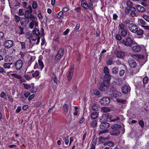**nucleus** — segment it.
Segmentation results:
<instances>
[{
    "label": "nucleus",
    "instance_id": "obj_58",
    "mask_svg": "<svg viewBox=\"0 0 149 149\" xmlns=\"http://www.w3.org/2000/svg\"><path fill=\"white\" fill-rule=\"evenodd\" d=\"M24 14L23 12V9H20L19 12V16L23 15Z\"/></svg>",
    "mask_w": 149,
    "mask_h": 149
},
{
    "label": "nucleus",
    "instance_id": "obj_38",
    "mask_svg": "<svg viewBox=\"0 0 149 149\" xmlns=\"http://www.w3.org/2000/svg\"><path fill=\"white\" fill-rule=\"evenodd\" d=\"M62 56L61 55L57 53V54H56V55L55 56V60L56 61L59 60L61 59Z\"/></svg>",
    "mask_w": 149,
    "mask_h": 149
},
{
    "label": "nucleus",
    "instance_id": "obj_62",
    "mask_svg": "<svg viewBox=\"0 0 149 149\" xmlns=\"http://www.w3.org/2000/svg\"><path fill=\"white\" fill-rule=\"evenodd\" d=\"M39 74V72L38 71H36L32 74V76L33 77H36L38 76Z\"/></svg>",
    "mask_w": 149,
    "mask_h": 149
},
{
    "label": "nucleus",
    "instance_id": "obj_8",
    "mask_svg": "<svg viewBox=\"0 0 149 149\" xmlns=\"http://www.w3.org/2000/svg\"><path fill=\"white\" fill-rule=\"evenodd\" d=\"M74 66L73 65L70 67L69 74L67 76V78L68 81H70L71 79L74 72Z\"/></svg>",
    "mask_w": 149,
    "mask_h": 149
},
{
    "label": "nucleus",
    "instance_id": "obj_11",
    "mask_svg": "<svg viewBox=\"0 0 149 149\" xmlns=\"http://www.w3.org/2000/svg\"><path fill=\"white\" fill-rule=\"evenodd\" d=\"M110 126V124L107 122L102 123L100 126V127L101 129L106 130Z\"/></svg>",
    "mask_w": 149,
    "mask_h": 149
},
{
    "label": "nucleus",
    "instance_id": "obj_19",
    "mask_svg": "<svg viewBox=\"0 0 149 149\" xmlns=\"http://www.w3.org/2000/svg\"><path fill=\"white\" fill-rule=\"evenodd\" d=\"M26 19L25 18H22L20 20V23L21 25L23 26H25L28 23L26 22Z\"/></svg>",
    "mask_w": 149,
    "mask_h": 149
},
{
    "label": "nucleus",
    "instance_id": "obj_54",
    "mask_svg": "<svg viewBox=\"0 0 149 149\" xmlns=\"http://www.w3.org/2000/svg\"><path fill=\"white\" fill-rule=\"evenodd\" d=\"M57 17L59 18L61 17H63V12L62 11H61L59 12L57 15Z\"/></svg>",
    "mask_w": 149,
    "mask_h": 149
},
{
    "label": "nucleus",
    "instance_id": "obj_24",
    "mask_svg": "<svg viewBox=\"0 0 149 149\" xmlns=\"http://www.w3.org/2000/svg\"><path fill=\"white\" fill-rule=\"evenodd\" d=\"M36 44L35 43H32L31 39H30L29 41L28 44H26V47L28 49H31L32 47L34 44Z\"/></svg>",
    "mask_w": 149,
    "mask_h": 149
},
{
    "label": "nucleus",
    "instance_id": "obj_2",
    "mask_svg": "<svg viewBox=\"0 0 149 149\" xmlns=\"http://www.w3.org/2000/svg\"><path fill=\"white\" fill-rule=\"evenodd\" d=\"M111 130L109 132L110 135L113 136H118L120 133L122 127L120 125L115 124L111 126Z\"/></svg>",
    "mask_w": 149,
    "mask_h": 149
},
{
    "label": "nucleus",
    "instance_id": "obj_64",
    "mask_svg": "<svg viewBox=\"0 0 149 149\" xmlns=\"http://www.w3.org/2000/svg\"><path fill=\"white\" fill-rule=\"evenodd\" d=\"M143 18L146 20V21L149 22V16L148 15H143Z\"/></svg>",
    "mask_w": 149,
    "mask_h": 149
},
{
    "label": "nucleus",
    "instance_id": "obj_51",
    "mask_svg": "<svg viewBox=\"0 0 149 149\" xmlns=\"http://www.w3.org/2000/svg\"><path fill=\"white\" fill-rule=\"evenodd\" d=\"M14 18L15 21L17 22H19L20 19V17L17 15L14 16Z\"/></svg>",
    "mask_w": 149,
    "mask_h": 149
},
{
    "label": "nucleus",
    "instance_id": "obj_9",
    "mask_svg": "<svg viewBox=\"0 0 149 149\" xmlns=\"http://www.w3.org/2000/svg\"><path fill=\"white\" fill-rule=\"evenodd\" d=\"M131 88L128 85H125L122 87L121 91L124 94H128L130 91Z\"/></svg>",
    "mask_w": 149,
    "mask_h": 149
},
{
    "label": "nucleus",
    "instance_id": "obj_15",
    "mask_svg": "<svg viewBox=\"0 0 149 149\" xmlns=\"http://www.w3.org/2000/svg\"><path fill=\"white\" fill-rule=\"evenodd\" d=\"M34 20L35 19H31L30 20L31 21V22L29 23V27L31 29H32L33 28L34 25H35L36 26H38L37 22L35 21Z\"/></svg>",
    "mask_w": 149,
    "mask_h": 149
},
{
    "label": "nucleus",
    "instance_id": "obj_53",
    "mask_svg": "<svg viewBox=\"0 0 149 149\" xmlns=\"http://www.w3.org/2000/svg\"><path fill=\"white\" fill-rule=\"evenodd\" d=\"M114 143L113 141H108V146L109 147H113L114 146Z\"/></svg>",
    "mask_w": 149,
    "mask_h": 149
},
{
    "label": "nucleus",
    "instance_id": "obj_23",
    "mask_svg": "<svg viewBox=\"0 0 149 149\" xmlns=\"http://www.w3.org/2000/svg\"><path fill=\"white\" fill-rule=\"evenodd\" d=\"M64 113L66 114L68 111L69 109V105L67 104H64L63 107Z\"/></svg>",
    "mask_w": 149,
    "mask_h": 149
},
{
    "label": "nucleus",
    "instance_id": "obj_43",
    "mask_svg": "<svg viewBox=\"0 0 149 149\" xmlns=\"http://www.w3.org/2000/svg\"><path fill=\"white\" fill-rule=\"evenodd\" d=\"M118 27L121 30H123V29H126L125 28V24H124L123 23H121L120 24H119Z\"/></svg>",
    "mask_w": 149,
    "mask_h": 149
},
{
    "label": "nucleus",
    "instance_id": "obj_41",
    "mask_svg": "<svg viewBox=\"0 0 149 149\" xmlns=\"http://www.w3.org/2000/svg\"><path fill=\"white\" fill-rule=\"evenodd\" d=\"M148 77H144L143 79V84L144 86H145V84H146L148 82Z\"/></svg>",
    "mask_w": 149,
    "mask_h": 149
},
{
    "label": "nucleus",
    "instance_id": "obj_50",
    "mask_svg": "<svg viewBox=\"0 0 149 149\" xmlns=\"http://www.w3.org/2000/svg\"><path fill=\"white\" fill-rule=\"evenodd\" d=\"M0 97H1L3 99H6V95L5 93L3 92L2 91L1 94H0Z\"/></svg>",
    "mask_w": 149,
    "mask_h": 149
},
{
    "label": "nucleus",
    "instance_id": "obj_48",
    "mask_svg": "<svg viewBox=\"0 0 149 149\" xmlns=\"http://www.w3.org/2000/svg\"><path fill=\"white\" fill-rule=\"evenodd\" d=\"M104 71L105 74H109V70L107 66H105L104 67Z\"/></svg>",
    "mask_w": 149,
    "mask_h": 149
},
{
    "label": "nucleus",
    "instance_id": "obj_49",
    "mask_svg": "<svg viewBox=\"0 0 149 149\" xmlns=\"http://www.w3.org/2000/svg\"><path fill=\"white\" fill-rule=\"evenodd\" d=\"M138 23L139 24L146 25L147 24H146L145 21L142 19H139L138 20Z\"/></svg>",
    "mask_w": 149,
    "mask_h": 149
},
{
    "label": "nucleus",
    "instance_id": "obj_13",
    "mask_svg": "<svg viewBox=\"0 0 149 149\" xmlns=\"http://www.w3.org/2000/svg\"><path fill=\"white\" fill-rule=\"evenodd\" d=\"M42 57L40 55L39 57L38 63L39 66L41 70H42L44 67V65L43 61H42Z\"/></svg>",
    "mask_w": 149,
    "mask_h": 149
},
{
    "label": "nucleus",
    "instance_id": "obj_31",
    "mask_svg": "<svg viewBox=\"0 0 149 149\" xmlns=\"http://www.w3.org/2000/svg\"><path fill=\"white\" fill-rule=\"evenodd\" d=\"M104 78L106 80L109 81L111 80V77L109 74H105L104 75Z\"/></svg>",
    "mask_w": 149,
    "mask_h": 149
},
{
    "label": "nucleus",
    "instance_id": "obj_16",
    "mask_svg": "<svg viewBox=\"0 0 149 149\" xmlns=\"http://www.w3.org/2000/svg\"><path fill=\"white\" fill-rule=\"evenodd\" d=\"M137 10L139 12H143L146 10V9L142 6L140 5H136V6Z\"/></svg>",
    "mask_w": 149,
    "mask_h": 149
},
{
    "label": "nucleus",
    "instance_id": "obj_10",
    "mask_svg": "<svg viewBox=\"0 0 149 149\" xmlns=\"http://www.w3.org/2000/svg\"><path fill=\"white\" fill-rule=\"evenodd\" d=\"M31 13L25 12L24 15L25 18L27 19H30V20L35 19V16Z\"/></svg>",
    "mask_w": 149,
    "mask_h": 149
},
{
    "label": "nucleus",
    "instance_id": "obj_5",
    "mask_svg": "<svg viewBox=\"0 0 149 149\" xmlns=\"http://www.w3.org/2000/svg\"><path fill=\"white\" fill-rule=\"evenodd\" d=\"M23 65V62L21 59L18 60L14 63V66L16 69L19 70L22 68Z\"/></svg>",
    "mask_w": 149,
    "mask_h": 149
},
{
    "label": "nucleus",
    "instance_id": "obj_18",
    "mask_svg": "<svg viewBox=\"0 0 149 149\" xmlns=\"http://www.w3.org/2000/svg\"><path fill=\"white\" fill-rule=\"evenodd\" d=\"M132 49L134 52H138L141 50V47L139 46L135 45L132 47Z\"/></svg>",
    "mask_w": 149,
    "mask_h": 149
},
{
    "label": "nucleus",
    "instance_id": "obj_1",
    "mask_svg": "<svg viewBox=\"0 0 149 149\" xmlns=\"http://www.w3.org/2000/svg\"><path fill=\"white\" fill-rule=\"evenodd\" d=\"M40 33L39 30L37 28H35L32 31V33L26 36V38L31 39L33 41H36L37 40L36 42V45H38L40 42V38L39 36Z\"/></svg>",
    "mask_w": 149,
    "mask_h": 149
},
{
    "label": "nucleus",
    "instance_id": "obj_55",
    "mask_svg": "<svg viewBox=\"0 0 149 149\" xmlns=\"http://www.w3.org/2000/svg\"><path fill=\"white\" fill-rule=\"evenodd\" d=\"M23 84L24 86V88L25 89L28 90L31 88L30 86L27 84L25 83H23Z\"/></svg>",
    "mask_w": 149,
    "mask_h": 149
},
{
    "label": "nucleus",
    "instance_id": "obj_44",
    "mask_svg": "<svg viewBox=\"0 0 149 149\" xmlns=\"http://www.w3.org/2000/svg\"><path fill=\"white\" fill-rule=\"evenodd\" d=\"M122 36L121 35L118 34L116 35L115 38L117 40L121 41L122 38Z\"/></svg>",
    "mask_w": 149,
    "mask_h": 149
},
{
    "label": "nucleus",
    "instance_id": "obj_30",
    "mask_svg": "<svg viewBox=\"0 0 149 149\" xmlns=\"http://www.w3.org/2000/svg\"><path fill=\"white\" fill-rule=\"evenodd\" d=\"M92 109L95 111H97L99 110V106L97 104H93L92 107Z\"/></svg>",
    "mask_w": 149,
    "mask_h": 149
},
{
    "label": "nucleus",
    "instance_id": "obj_4",
    "mask_svg": "<svg viewBox=\"0 0 149 149\" xmlns=\"http://www.w3.org/2000/svg\"><path fill=\"white\" fill-rule=\"evenodd\" d=\"M110 102V99L107 97L102 98L100 101V103L102 106L107 105L109 104Z\"/></svg>",
    "mask_w": 149,
    "mask_h": 149
},
{
    "label": "nucleus",
    "instance_id": "obj_56",
    "mask_svg": "<svg viewBox=\"0 0 149 149\" xmlns=\"http://www.w3.org/2000/svg\"><path fill=\"white\" fill-rule=\"evenodd\" d=\"M91 125L93 127H96L97 125V121L95 120L93 121L92 123H91Z\"/></svg>",
    "mask_w": 149,
    "mask_h": 149
},
{
    "label": "nucleus",
    "instance_id": "obj_17",
    "mask_svg": "<svg viewBox=\"0 0 149 149\" xmlns=\"http://www.w3.org/2000/svg\"><path fill=\"white\" fill-rule=\"evenodd\" d=\"M144 31L142 29H141L138 27L137 28V30L135 31L134 33H136L137 35L138 36H141L143 35L144 33Z\"/></svg>",
    "mask_w": 149,
    "mask_h": 149
},
{
    "label": "nucleus",
    "instance_id": "obj_32",
    "mask_svg": "<svg viewBox=\"0 0 149 149\" xmlns=\"http://www.w3.org/2000/svg\"><path fill=\"white\" fill-rule=\"evenodd\" d=\"M19 42L20 43L21 46V49L24 51L26 50V44L24 42Z\"/></svg>",
    "mask_w": 149,
    "mask_h": 149
},
{
    "label": "nucleus",
    "instance_id": "obj_39",
    "mask_svg": "<svg viewBox=\"0 0 149 149\" xmlns=\"http://www.w3.org/2000/svg\"><path fill=\"white\" fill-rule=\"evenodd\" d=\"M11 75L13 76L16 78L19 79H20L22 78V77L20 75L17 74H11Z\"/></svg>",
    "mask_w": 149,
    "mask_h": 149
},
{
    "label": "nucleus",
    "instance_id": "obj_25",
    "mask_svg": "<svg viewBox=\"0 0 149 149\" xmlns=\"http://www.w3.org/2000/svg\"><path fill=\"white\" fill-rule=\"evenodd\" d=\"M35 59V57L34 56H31L30 58L28 61V66H30L31 63L34 61Z\"/></svg>",
    "mask_w": 149,
    "mask_h": 149
},
{
    "label": "nucleus",
    "instance_id": "obj_59",
    "mask_svg": "<svg viewBox=\"0 0 149 149\" xmlns=\"http://www.w3.org/2000/svg\"><path fill=\"white\" fill-rule=\"evenodd\" d=\"M125 73V71L123 70H121L119 72V74L120 76H123Z\"/></svg>",
    "mask_w": 149,
    "mask_h": 149
},
{
    "label": "nucleus",
    "instance_id": "obj_34",
    "mask_svg": "<svg viewBox=\"0 0 149 149\" xmlns=\"http://www.w3.org/2000/svg\"><path fill=\"white\" fill-rule=\"evenodd\" d=\"M97 141V139L96 136L95 135L92 141V143L91 144V145H93L96 146Z\"/></svg>",
    "mask_w": 149,
    "mask_h": 149
},
{
    "label": "nucleus",
    "instance_id": "obj_27",
    "mask_svg": "<svg viewBox=\"0 0 149 149\" xmlns=\"http://www.w3.org/2000/svg\"><path fill=\"white\" fill-rule=\"evenodd\" d=\"M120 118L116 116H113L110 118V120L111 122H114L119 120Z\"/></svg>",
    "mask_w": 149,
    "mask_h": 149
},
{
    "label": "nucleus",
    "instance_id": "obj_12",
    "mask_svg": "<svg viewBox=\"0 0 149 149\" xmlns=\"http://www.w3.org/2000/svg\"><path fill=\"white\" fill-rule=\"evenodd\" d=\"M129 65L132 68H135L136 66V63L135 61L131 58H130L128 61Z\"/></svg>",
    "mask_w": 149,
    "mask_h": 149
},
{
    "label": "nucleus",
    "instance_id": "obj_29",
    "mask_svg": "<svg viewBox=\"0 0 149 149\" xmlns=\"http://www.w3.org/2000/svg\"><path fill=\"white\" fill-rule=\"evenodd\" d=\"M101 84H102V85H103L104 87H107L109 85V81L106 80H104L101 83Z\"/></svg>",
    "mask_w": 149,
    "mask_h": 149
},
{
    "label": "nucleus",
    "instance_id": "obj_42",
    "mask_svg": "<svg viewBox=\"0 0 149 149\" xmlns=\"http://www.w3.org/2000/svg\"><path fill=\"white\" fill-rule=\"evenodd\" d=\"M117 100L118 102L121 103L123 104H125L127 102V101L125 100H124L121 99H117Z\"/></svg>",
    "mask_w": 149,
    "mask_h": 149
},
{
    "label": "nucleus",
    "instance_id": "obj_21",
    "mask_svg": "<svg viewBox=\"0 0 149 149\" xmlns=\"http://www.w3.org/2000/svg\"><path fill=\"white\" fill-rule=\"evenodd\" d=\"M110 139V138L107 137L106 138L103 137L102 136L100 137L99 139V141L102 143H103L104 141H106L109 140Z\"/></svg>",
    "mask_w": 149,
    "mask_h": 149
},
{
    "label": "nucleus",
    "instance_id": "obj_61",
    "mask_svg": "<svg viewBox=\"0 0 149 149\" xmlns=\"http://www.w3.org/2000/svg\"><path fill=\"white\" fill-rule=\"evenodd\" d=\"M109 96L112 98L114 97L115 98L117 97V94L116 93H112L111 94H109Z\"/></svg>",
    "mask_w": 149,
    "mask_h": 149
},
{
    "label": "nucleus",
    "instance_id": "obj_3",
    "mask_svg": "<svg viewBox=\"0 0 149 149\" xmlns=\"http://www.w3.org/2000/svg\"><path fill=\"white\" fill-rule=\"evenodd\" d=\"M133 40L130 37L127 38L125 40H123L120 42V43L123 44L124 45L127 47H131L133 44Z\"/></svg>",
    "mask_w": 149,
    "mask_h": 149
},
{
    "label": "nucleus",
    "instance_id": "obj_40",
    "mask_svg": "<svg viewBox=\"0 0 149 149\" xmlns=\"http://www.w3.org/2000/svg\"><path fill=\"white\" fill-rule=\"evenodd\" d=\"M126 4L127 6L129 7V8L132 7L133 5L132 3L130 0L127 1L126 2Z\"/></svg>",
    "mask_w": 149,
    "mask_h": 149
},
{
    "label": "nucleus",
    "instance_id": "obj_47",
    "mask_svg": "<svg viewBox=\"0 0 149 149\" xmlns=\"http://www.w3.org/2000/svg\"><path fill=\"white\" fill-rule=\"evenodd\" d=\"M25 12L32 13L33 12V10L31 6L30 5L29 6L28 9L26 10Z\"/></svg>",
    "mask_w": 149,
    "mask_h": 149
},
{
    "label": "nucleus",
    "instance_id": "obj_63",
    "mask_svg": "<svg viewBox=\"0 0 149 149\" xmlns=\"http://www.w3.org/2000/svg\"><path fill=\"white\" fill-rule=\"evenodd\" d=\"M122 80L121 79H118L116 83L117 84L118 86H120L122 84Z\"/></svg>",
    "mask_w": 149,
    "mask_h": 149
},
{
    "label": "nucleus",
    "instance_id": "obj_7",
    "mask_svg": "<svg viewBox=\"0 0 149 149\" xmlns=\"http://www.w3.org/2000/svg\"><path fill=\"white\" fill-rule=\"evenodd\" d=\"M3 45L7 49L10 48L14 45L13 41L10 40H6L4 42Z\"/></svg>",
    "mask_w": 149,
    "mask_h": 149
},
{
    "label": "nucleus",
    "instance_id": "obj_60",
    "mask_svg": "<svg viewBox=\"0 0 149 149\" xmlns=\"http://www.w3.org/2000/svg\"><path fill=\"white\" fill-rule=\"evenodd\" d=\"M109 89L110 90L109 91L110 92H114L116 91V89L113 86H110Z\"/></svg>",
    "mask_w": 149,
    "mask_h": 149
},
{
    "label": "nucleus",
    "instance_id": "obj_22",
    "mask_svg": "<svg viewBox=\"0 0 149 149\" xmlns=\"http://www.w3.org/2000/svg\"><path fill=\"white\" fill-rule=\"evenodd\" d=\"M110 109L107 107H103L101 109V111L103 113H107L110 111Z\"/></svg>",
    "mask_w": 149,
    "mask_h": 149
},
{
    "label": "nucleus",
    "instance_id": "obj_52",
    "mask_svg": "<svg viewBox=\"0 0 149 149\" xmlns=\"http://www.w3.org/2000/svg\"><path fill=\"white\" fill-rule=\"evenodd\" d=\"M37 90V88L36 87L33 86L31 89V92L32 93L36 92Z\"/></svg>",
    "mask_w": 149,
    "mask_h": 149
},
{
    "label": "nucleus",
    "instance_id": "obj_28",
    "mask_svg": "<svg viewBox=\"0 0 149 149\" xmlns=\"http://www.w3.org/2000/svg\"><path fill=\"white\" fill-rule=\"evenodd\" d=\"M81 6L86 9H88V4L87 3L84 2L83 0H82L81 2Z\"/></svg>",
    "mask_w": 149,
    "mask_h": 149
},
{
    "label": "nucleus",
    "instance_id": "obj_14",
    "mask_svg": "<svg viewBox=\"0 0 149 149\" xmlns=\"http://www.w3.org/2000/svg\"><path fill=\"white\" fill-rule=\"evenodd\" d=\"M117 57L120 58H124L125 55V52L121 51H118L116 53Z\"/></svg>",
    "mask_w": 149,
    "mask_h": 149
},
{
    "label": "nucleus",
    "instance_id": "obj_37",
    "mask_svg": "<svg viewBox=\"0 0 149 149\" xmlns=\"http://www.w3.org/2000/svg\"><path fill=\"white\" fill-rule=\"evenodd\" d=\"M64 49L62 47H61L58 52L57 53L58 54H59L62 56L64 54Z\"/></svg>",
    "mask_w": 149,
    "mask_h": 149
},
{
    "label": "nucleus",
    "instance_id": "obj_45",
    "mask_svg": "<svg viewBox=\"0 0 149 149\" xmlns=\"http://www.w3.org/2000/svg\"><path fill=\"white\" fill-rule=\"evenodd\" d=\"M92 2H90L88 3V8L90 10H92L93 8V4Z\"/></svg>",
    "mask_w": 149,
    "mask_h": 149
},
{
    "label": "nucleus",
    "instance_id": "obj_20",
    "mask_svg": "<svg viewBox=\"0 0 149 149\" xmlns=\"http://www.w3.org/2000/svg\"><path fill=\"white\" fill-rule=\"evenodd\" d=\"M98 116V114L97 112H94L92 113L91 115V118L93 119H96Z\"/></svg>",
    "mask_w": 149,
    "mask_h": 149
},
{
    "label": "nucleus",
    "instance_id": "obj_46",
    "mask_svg": "<svg viewBox=\"0 0 149 149\" xmlns=\"http://www.w3.org/2000/svg\"><path fill=\"white\" fill-rule=\"evenodd\" d=\"M63 140L65 141V143L66 145H68L69 143V136L66 137L64 136Z\"/></svg>",
    "mask_w": 149,
    "mask_h": 149
},
{
    "label": "nucleus",
    "instance_id": "obj_6",
    "mask_svg": "<svg viewBox=\"0 0 149 149\" xmlns=\"http://www.w3.org/2000/svg\"><path fill=\"white\" fill-rule=\"evenodd\" d=\"M138 27L137 25L133 23H131L128 25V28L129 30L134 33L136 30H137Z\"/></svg>",
    "mask_w": 149,
    "mask_h": 149
},
{
    "label": "nucleus",
    "instance_id": "obj_26",
    "mask_svg": "<svg viewBox=\"0 0 149 149\" xmlns=\"http://www.w3.org/2000/svg\"><path fill=\"white\" fill-rule=\"evenodd\" d=\"M128 30L127 29H124L121 30L120 32V34L121 36L123 37H125L127 34Z\"/></svg>",
    "mask_w": 149,
    "mask_h": 149
},
{
    "label": "nucleus",
    "instance_id": "obj_35",
    "mask_svg": "<svg viewBox=\"0 0 149 149\" xmlns=\"http://www.w3.org/2000/svg\"><path fill=\"white\" fill-rule=\"evenodd\" d=\"M20 3L16 0H14L13 3V8L15 7L19 6H20Z\"/></svg>",
    "mask_w": 149,
    "mask_h": 149
},
{
    "label": "nucleus",
    "instance_id": "obj_57",
    "mask_svg": "<svg viewBox=\"0 0 149 149\" xmlns=\"http://www.w3.org/2000/svg\"><path fill=\"white\" fill-rule=\"evenodd\" d=\"M93 92L94 94L96 95H100V92L97 89L94 90Z\"/></svg>",
    "mask_w": 149,
    "mask_h": 149
},
{
    "label": "nucleus",
    "instance_id": "obj_36",
    "mask_svg": "<svg viewBox=\"0 0 149 149\" xmlns=\"http://www.w3.org/2000/svg\"><path fill=\"white\" fill-rule=\"evenodd\" d=\"M32 7L33 9H36L38 7L37 2L35 1H33L32 4Z\"/></svg>",
    "mask_w": 149,
    "mask_h": 149
},
{
    "label": "nucleus",
    "instance_id": "obj_33",
    "mask_svg": "<svg viewBox=\"0 0 149 149\" xmlns=\"http://www.w3.org/2000/svg\"><path fill=\"white\" fill-rule=\"evenodd\" d=\"M12 64V63H4L3 66L5 69H9L10 68V65Z\"/></svg>",
    "mask_w": 149,
    "mask_h": 149
}]
</instances>
